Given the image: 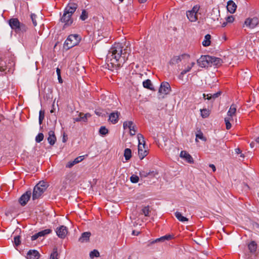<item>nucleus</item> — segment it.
Masks as SVG:
<instances>
[{"instance_id":"obj_1","label":"nucleus","mask_w":259,"mask_h":259,"mask_svg":"<svg viewBox=\"0 0 259 259\" xmlns=\"http://www.w3.org/2000/svg\"><path fill=\"white\" fill-rule=\"evenodd\" d=\"M130 53V50L127 47L123 49L121 44H114L107 55L106 63L108 67L119 68L127 61Z\"/></svg>"},{"instance_id":"obj_2","label":"nucleus","mask_w":259,"mask_h":259,"mask_svg":"<svg viewBox=\"0 0 259 259\" xmlns=\"http://www.w3.org/2000/svg\"><path fill=\"white\" fill-rule=\"evenodd\" d=\"M137 138L138 140V154L140 158L143 159L146 157L148 153V150L145 149L146 142L144 139V137L143 135L138 134L137 135Z\"/></svg>"},{"instance_id":"obj_3","label":"nucleus","mask_w":259,"mask_h":259,"mask_svg":"<svg viewBox=\"0 0 259 259\" xmlns=\"http://www.w3.org/2000/svg\"><path fill=\"white\" fill-rule=\"evenodd\" d=\"M80 37L78 34H70L67 38L64 44V48L69 50L77 45L80 41Z\"/></svg>"},{"instance_id":"obj_4","label":"nucleus","mask_w":259,"mask_h":259,"mask_svg":"<svg viewBox=\"0 0 259 259\" xmlns=\"http://www.w3.org/2000/svg\"><path fill=\"white\" fill-rule=\"evenodd\" d=\"M199 9V6L195 5L191 10L186 12L187 17L190 22H195L198 20Z\"/></svg>"},{"instance_id":"obj_5","label":"nucleus","mask_w":259,"mask_h":259,"mask_svg":"<svg viewBox=\"0 0 259 259\" xmlns=\"http://www.w3.org/2000/svg\"><path fill=\"white\" fill-rule=\"evenodd\" d=\"M210 56L209 55L201 56V57L197 60V64L201 67H208L210 66Z\"/></svg>"},{"instance_id":"obj_6","label":"nucleus","mask_w":259,"mask_h":259,"mask_svg":"<svg viewBox=\"0 0 259 259\" xmlns=\"http://www.w3.org/2000/svg\"><path fill=\"white\" fill-rule=\"evenodd\" d=\"M258 19L256 17H254L253 18H248L245 20L244 22V26L253 29L258 25Z\"/></svg>"},{"instance_id":"obj_7","label":"nucleus","mask_w":259,"mask_h":259,"mask_svg":"<svg viewBox=\"0 0 259 259\" xmlns=\"http://www.w3.org/2000/svg\"><path fill=\"white\" fill-rule=\"evenodd\" d=\"M61 21L64 24L63 26L64 28L70 26L73 22L72 15L68 14L64 12L61 18Z\"/></svg>"},{"instance_id":"obj_8","label":"nucleus","mask_w":259,"mask_h":259,"mask_svg":"<svg viewBox=\"0 0 259 259\" xmlns=\"http://www.w3.org/2000/svg\"><path fill=\"white\" fill-rule=\"evenodd\" d=\"M171 91V88L169 84L167 82H163L161 83L159 89V92L161 94L167 95Z\"/></svg>"},{"instance_id":"obj_9","label":"nucleus","mask_w":259,"mask_h":259,"mask_svg":"<svg viewBox=\"0 0 259 259\" xmlns=\"http://www.w3.org/2000/svg\"><path fill=\"white\" fill-rule=\"evenodd\" d=\"M77 7L78 5L77 4L73 3H69L65 8L64 12L72 15L76 10Z\"/></svg>"},{"instance_id":"obj_10","label":"nucleus","mask_w":259,"mask_h":259,"mask_svg":"<svg viewBox=\"0 0 259 259\" xmlns=\"http://www.w3.org/2000/svg\"><path fill=\"white\" fill-rule=\"evenodd\" d=\"M8 22L11 28L16 32H18L20 23L19 20L17 18H11L9 20Z\"/></svg>"},{"instance_id":"obj_11","label":"nucleus","mask_w":259,"mask_h":259,"mask_svg":"<svg viewBox=\"0 0 259 259\" xmlns=\"http://www.w3.org/2000/svg\"><path fill=\"white\" fill-rule=\"evenodd\" d=\"M56 234L60 238H64L68 232L67 228L64 226H61L56 229Z\"/></svg>"},{"instance_id":"obj_12","label":"nucleus","mask_w":259,"mask_h":259,"mask_svg":"<svg viewBox=\"0 0 259 259\" xmlns=\"http://www.w3.org/2000/svg\"><path fill=\"white\" fill-rule=\"evenodd\" d=\"M31 195V191H27L20 197L19 201L21 205L24 206L26 204L30 198Z\"/></svg>"},{"instance_id":"obj_13","label":"nucleus","mask_w":259,"mask_h":259,"mask_svg":"<svg viewBox=\"0 0 259 259\" xmlns=\"http://www.w3.org/2000/svg\"><path fill=\"white\" fill-rule=\"evenodd\" d=\"M91 116L90 114L86 113L85 114L82 113H79L78 114V116L76 117H74L73 118L74 122H87L88 120V118Z\"/></svg>"},{"instance_id":"obj_14","label":"nucleus","mask_w":259,"mask_h":259,"mask_svg":"<svg viewBox=\"0 0 259 259\" xmlns=\"http://www.w3.org/2000/svg\"><path fill=\"white\" fill-rule=\"evenodd\" d=\"M180 157L185 160L189 163H193L194 160L193 157L186 151H182L180 155Z\"/></svg>"},{"instance_id":"obj_15","label":"nucleus","mask_w":259,"mask_h":259,"mask_svg":"<svg viewBox=\"0 0 259 259\" xmlns=\"http://www.w3.org/2000/svg\"><path fill=\"white\" fill-rule=\"evenodd\" d=\"M45 191H41V189L40 187H38L36 185L33 189V194H32V199L35 200L36 199L39 198Z\"/></svg>"},{"instance_id":"obj_16","label":"nucleus","mask_w":259,"mask_h":259,"mask_svg":"<svg viewBox=\"0 0 259 259\" xmlns=\"http://www.w3.org/2000/svg\"><path fill=\"white\" fill-rule=\"evenodd\" d=\"M119 114L120 113L117 111L111 113L109 115V121L112 124H116L118 121Z\"/></svg>"},{"instance_id":"obj_17","label":"nucleus","mask_w":259,"mask_h":259,"mask_svg":"<svg viewBox=\"0 0 259 259\" xmlns=\"http://www.w3.org/2000/svg\"><path fill=\"white\" fill-rule=\"evenodd\" d=\"M26 257L27 259H38L40 254L36 250H30L28 251Z\"/></svg>"},{"instance_id":"obj_18","label":"nucleus","mask_w":259,"mask_h":259,"mask_svg":"<svg viewBox=\"0 0 259 259\" xmlns=\"http://www.w3.org/2000/svg\"><path fill=\"white\" fill-rule=\"evenodd\" d=\"M237 6L232 0L229 1L227 3V10L231 14H233L236 11Z\"/></svg>"},{"instance_id":"obj_19","label":"nucleus","mask_w":259,"mask_h":259,"mask_svg":"<svg viewBox=\"0 0 259 259\" xmlns=\"http://www.w3.org/2000/svg\"><path fill=\"white\" fill-rule=\"evenodd\" d=\"M187 56L186 55H182L178 56H174L171 59L169 63L170 64H176L181 62Z\"/></svg>"},{"instance_id":"obj_20","label":"nucleus","mask_w":259,"mask_h":259,"mask_svg":"<svg viewBox=\"0 0 259 259\" xmlns=\"http://www.w3.org/2000/svg\"><path fill=\"white\" fill-rule=\"evenodd\" d=\"M237 109V106L235 104H232L230 107L229 111L227 112V117H231L233 119L234 116L235 115Z\"/></svg>"},{"instance_id":"obj_21","label":"nucleus","mask_w":259,"mask_h":259,"mask_svg":"<svg viewBox=\"0 0 259 259\" xmlns=\"http://www.w3.org/2000/svg\"><path fill=\"white\" fill-rule=\"evenodd\" d=\"M210 61V66L220 65L222 62L221 59L211 56Z\"/></svg>"},{"instance_id":"obj_22","label":"nucleus","mask_w":259,"mask_h":259,"mask_svg":"<svg viewBox=\"0 0 259 259\" xmlns=\"http://www.w3.org/2000/svg\"><path fill=\"white\" fill-rule=\"evenodd\" d=\"M248 248L251 254H255L257 249V244L255 241H252L248 244Z\"/></svg>"},{"instance_id":"obj_23","label":"nucleus","mask_w":259,"mask_h":259,"mask_svg":"<svg viewBox=\"0 0 259 259\" xmlns=\"http://www.w3.org/2000/svg\"><path fill=\"white\" fill-rule=\"evenodd\" d=\"M48 141L51 145L55 144L56 141V138L55 135V133L53 131H51L49 132V137L48 138Z\"/></svg>"},{"instance_id":"obj_24","label":"nucleus","mask_w":259,"mask_h":259,"mask_svg":"<svg viewBox=\"0 0 259 259\" xmlns=\"http://www.w3.org/2000/svg\"><path fill=\"white\" fill-rule=\"evenodd\" d=\"M91 234L89 232H85L81 234V236L79 238V241L80 242H87L89 240Z\"/></svg>"},{"instance_id":"obj_25","label":"nucleus","mask_w":259,"mask_h":259,"mask_svg":"<svg viewBox=\"0 0 259 259\" xmlns=\"http://www.w3.org/2000/svg\"><path fill=\"white\" fill-rule=\"evenodd\" d=\"M172 238V236L170 235H166L165 236H162L160 238H157L155 240H153L151 243H155L160 242H164L165 240H169Z\"/></svg>"},{"instance_id":"obj_26","label":"nucleus","mask_w":259,"mask_h":259,"mask_svg":"<svg viewBox=\"0 0 259 259\" xmlns=\"http://www.w3.org/2000/svg\"><path fill=\"white\" fill-rule=\"evenodd\" d=\"M175 215L176 217V218L181 222H185L188 221V219L187 218L185 217H184L182 215V213L179 211H176L175 213Z\"/></svg>"},{"instance_id":"obj_27","label":"nucleus","mask_w":259,"mask_h":259,"mask_svg":"<svg viewBox=\"0 0 259 259\" xmlns=\"http://www.w3.org/2000/svg\"><path fill=\"white\" fill-rule=\"evenodd\" d=\"M143 85L145 88L150 90H154V88L152 84L151 81L149 79H147L143 82Z\"/></svg>"},{"instance_id":"obj_28","label":"nucleus","mask_w":259,"mask_h":259,"mask_svg":"<svg viewBox=\"0 0 259 259\" xmlns=\"http://www.w3.org/2000/svg\"><path fill=\"white\" fill-rule=\"evenodd\" d=\"M211 35L209 34H206L204 37V39L202 41V45L204 47H208L210 45Z\"/></svg>"},{"instance_id":"obj_29","label":"nucleus","mask_w":259,"mask_h":259,"mask_svg":"<svg viewBox=\"0 0 259 259\" xmlns=\"http://www.w3.org/2000/svg\"><path fill=\"white\" fill-rule=\"evenodd\" d=\"M36 185L41 189V191H45L47 190V188L49 187L48 183L44 181H40Z\"/></svg>"},{"instance_id":"obj_30","label":"nucleus","mask_w":259,"mask_h":259,"mask_svg":"<svg viewBox=\"0 0 259 259\" xmlns=\"http://www.w3.org/2000/svg\"><path fill=\"white\" fill-rule=\"evenodd\" d=\"M195 64V63L193 62H191L190 64L188 65L187 67L182 70V71L181 73V75H184L187 72H189L191 70V68L194 66V65Z\"/></svg>"},{"instance_id":"obj_31","label":"nucleus","mask_w":259,"mask_h":259,"mask_svg":"<svg viewBox=\"0 0 259 259\" xmlns=\"http://www.w3.org/2000/svg\"><path fill=\"white\" fill-rule=\"evenodd\" d=\"M124 156L126 160H128L132 157V151L129 148H126L124 151Z\"/></svg>"},{"instance_id":"obj_32","label":"nucleus","mask_w":259,"mask_h":259,"mask_svg":"<svg viewBox=\"0 0 259 259\" xmlns=\"http://www.w3.org/2000/svg\"><path fill=\"white\" fill-rule=\"evenodd\" d=\"M221 92H219L217 93H215V94H213V95H211V94H207L206 95L207 96V98H205V94H203V97L205 98V99H206L207 100H210L211 99V98H213V99H215V98H217V97H218L220 95H221Z\"/></svg>"},{"instance_id":"obj_33","label":"nucleus","mask_w":259,"mask_h":259,"mask_svg":"<svg viewBox=\"0 0 259 259\" xmlns=\"http://www.w3.org/2000/svg\"><path fill=\"white\" fill-rule=\"evenodd\" d=\"M155 174H157V172H155L154 171H150L149 172H147V171H146L145 170H142V171H141L140 172V175L141 176V177H147L149 175H155Z\"/></svg>"},{"instance_id":"obj_34","label":"nucleus","mask_w":259,"mask_h":259,"mask_svg":"<svg viewBox=\"0 0 259 259\" xmlns=\"http://www.w3.org/2000/svg\"><path fill=\"white\" fill-rule=\"evenodd\" d=\"M52 232V230L50 229H47L41 231L37 233L39 237L45 236V235L49 234Z\"/></svg>"},{"instance_id":"obj_35","label":"nucleus","mask_w":259,"mask_h":259,"mask_svg":"<svg viewBox=\"0 0 259 259\" xmlns=\"http://www.w3.org/2000/svg\"><path fill=\"white\" fill-rule=\"evenodd\" d=\"M134 123L132 121H126L123 122V127L124 129L133 128Z\"/></svg>"},{"instance_id":"obj_36","label":"nucleus","mask_w":259,"mask_h":259,"mask_svg":"<svg viewBox=\"0 0 259 259\" xmlns=\"http://www.w3.org/2000/svg\"><path fill=\"white\" fill-rule=\"evenodd\" d=\"M233 119L231 118V117H226L225 118V122L226 123V128L227 130H229L231 128V124L230 123V121L232 120Z\"/></svg>"},{"instance_id":"obj_37","label":"nucleus","mask_w":259,"mask_h":259,"mask_svg":"<svg viewBox=\"0 0 259 259\" xmlns=\"http://www.w3.org/2000/svg\"><path fill=\"white\" fill-rule=\"evenodd\" d=\"M7 69L6 62L0 58V72H3Z\"/></svg>"},{"instance_id":"obj_38","label":"nucleus","mask_w":259,"mask_h":259,"mask_svg":"<svg viewBox=\"0 0 259 259\" xmlns=\"http://www.w3.org/2000/svg\"><path fill=\"white\" fill-rule=\"evenodd\" d=\"M88 18V13L85 10H83L80 16V19L82 21L85 20Z\"/></svg>"},{"instance_id":"obj_39","label":"nucleus","mask_w":259,"mask_h":259,"mask_svg":"<svg viewBox=\"0 0 259 259\" xmlns=\"http://www.w3.org/2000/svg\"><path fill=\"white\" fill-rule=\"evenodd\" d=\"M99 256H100V253L96 249L93 250V251H91L90 253V257L91 258H93L95 257H98Z\"/></svg>"},{"instance_id":"obj_40","label":"nucleus","mask_w":259,"mask_h":259,"mask_svg":"<svg viewBox=\"0 0 259 259\" xmlns=\"http://www.w3.org/2000/svg\"><path fill=\"white\" fill-rule=\"evenodd\" d=\"M58 253L57 249L55 248L53 249V252L51 253L50 257V259H58Z\"/></svg>"},{"instance_id":"obj_41","label":"nucleus","mask_w":259,"mask_h":259,"mask_svg":"<svg viewBox=\"0 0 259 259\" xmlns=\"http://www.w3.org/2000/svg\"><path fill=\"white\" fill-rule=\"evenodd\" d=\"M21 243L20 237L18 235L14 238V245L15 247L18 246Z\"/></svg>"},{"instance_id":"obj_42","label":"nucleus","mask_w":259,"mask_h":259,"mask_svg":"<svg viewBox=\"0 0 259 259\" xmlns=\"http://www.w3.org/2000/svg\"><path fill=\"white\" fill-rule=\"evenodd\" d=\"M201 115L203 118H206L209 114V110L206 109L200 110Z\"/></svg>"},{"instance_id":"obj_43","label":"nucleus","mask_w":259,"mask_h":259,"mask_svg":"<svg viewBox=\"0 0 259 259\" xmlns=\"http://www.w3.org/2000/svg\"><path fill=\"white\" fill-rule=\"evenodd\" d=\"M99 133L100 135L104 136L108 133V130L105 126H102L99 130Z\"/></svg>"},{"instance_id":"obj_44","label":"nucleus","mask_w":259,"mask_h":259,"mask_svg":"<svg viewBox=\"0 0 259 259\" xmlns=\"http://www.w3.org/2000/svg\"><path fill=\"white\" fill-rule=\"evenodd\" d=\"M142 213L146 217L149 215L150 210L149 206L144 207L142 209Z\"/></svg>"},{"instance_id":"obj_45","label":"nucleus","mask_w":259,"mask_h":259,"mask_svg":"<svg viewBox=\"0 0 259 259\" xmlns=\"http://www.w3.org/2000/svg\"><path fill=\"white\" fill-rule=\"evenodd\" d=\"M196 141H197V139L198 138L203 141H206V138L203 136V133L200 131L198 133H197L196 135Z\"/></svg>"},{"instance_id":"obj_46","label":"nucleus","mask_w":259,"mask_h":259,"mask_svg":"<svg viewBox=\"0 0 259 259\" xmlns=\"http://www.w3.org/2000/svg\"><path fill=\"white\" fill-rule=\"evenodd\" d=\"M44 136L42 133H39L35 137V141L37 143H40L44 139Z\"/></svg>"},{"instance_id":"obj_47","label":"nucleus","mask_w":259,"mask_h":259,"mask_svg":"<svg viewBox=\"0 0 259 259\" xmlns=\"http://www.w3.org/2000/svg\"><path fill=\"white\" fill-rule=\"evenodd\" d=\"M130 180L133 183H137L139 180V178L137 175H133L130 178Z\"/></svg>"},{"instance_id":"obj_48","label":"nucleus","mask_w":259,"mask_h":259,"mask_svg":"<svg viewBox=\"0 0 259 259\" xmlns=\"http://www.w3.org/2000/svg\"><path fill=\"white\" fill-rule=\"evenodd\" d=\"M45 117L44 111L40 110L39 112V123L41 124Z\"/></svg>"},{"instance_id":"obj_49","label":"nucleus","mask_w":259,"mask_h":259,"mask_svg":"<svg viewBox=\"0 0 259 259\" xmlns=\"http://www.w3.org/2000/svg\"><path fill=\"white\" fill-rule=\"evenodd\" d=\"M30 18L31 19L33 25H34V26H36L37 25V22L36 20V19L37 18L36 15L34 14H31L30 15Z\"/></svg>"},{"instance_id":"obj_50","label":"nucleus","mask_w":259,"mask_h":259,"mask_svg":"<svg viewBox=\"0 0 259 259\" xmlns=\"http://www.w3.org/2000/svg\"><path fill=\"white\" fill-rule=\"evenodd\" d=\"M130 130V134L131 136H134L136 135L137 132V127L135 125H133V128H130L128 129Z\"/></svg>"},{"instance_id":"obj_51","label":"nucleus","mask_w":259,"mask_h":259,"mask_svg":"<svg viewBox=\"0 0 259 259\" xmlns=\"http://www.w3.org/2000/svg\"><path fill=\"white\" fill-rule=\"evenodd\" d=\"M27 30V27L23 23H20V27H19L18 32L21 31V32H25Z\"/></svg>"},{"instance_id":"obj_52","label":"nucleus","mask_w":259,"mask_h":259,"mask_svg":"<svg viewBox=\"0 0 259 259\" xmlns=\"http://www.w3.org/2000/svg\"><path fill=\"white\" fill-rule=\"evenodd\" d=\"M84 159V156H80L76 157L75 159H74V163L77 164L81 161H82Z\"/></svg>"},{"instance_id":"obj_53","label":"nucleus","mask_w":259,"mask_h":259,"mask_svg":"<svg viewBox=\"0 0 259 259\" xmlns=\"http://www.w3.org/2000/svg\"><path fill=\"white\" fill-rule=\"evenodd\" d=\"M234 20V17L233 16H229L226 18V21L228 23H232Z\"/></svg>"},{"instance_id":"obj_54","label":"nucleus","mask_w":259,"mask_h":259,"mask_svg":"<svg viewBox=\"0 0 259 259\" xmlns=\"http://www.w3.org/2000/svg\"><path fill=\"white\" fill-rule=\"evenodd\" d=\"M75 164H76V163H74V160L70 161L67 163V164L66 165V167L68 168H71Z\"/></svg>"},{"instance_id":"obj_55","label":"nucleus","mask_w":259,"mask_h":259,"mask_svg":"<svg viewBox=\"0 0 259 259\" xmlns=\"http://www.w3.org/2000/svg\"><path fill=\"white\" fill-rule=\"evenodd\" d=\"M39 237L37 233L31 236V240H32V241L35 240Z\"/></svg>"},{"instance_id":"obj_56","label":"nucleus","mask_w":259,"mask_h":259,"mask_svg":"<svg viewBox=\"0 0 259 259\" xmlns=\"http://www.w3.org/2000/svg\"><path fill=\"white\" fill-rule=\"evenodd\" d=\"M209 166L210 168H212V171H213V172L215 171V170H216V168H215V165H214V164H210L209 165Z\"/></svg>"},{"instance_id":"obj_57","label":"nucleus","mask_w":259,"mask_h":259,"mask_svg":"<svg viewBox=\"0 0 259 259\" xmlns=\"http://www.w3.org/2000/svg\"><path fill=\"white\" fill-rule=\"evenodd\" d=\"M58 79L59 83H62L63 82V80L61 78V75H58Z\"/></svg>"},{"instance_id":"obj_58","label":"nucleus","mask_w":259,"mask_h":259,"mask_svg":"<svg viewBox=\"0 0 259 259\" xmlns=\"http://www.w3.org/2000/svg\"><path fill=\"white\" fill-rule=\"evenodd\" d=\"M56 72H57V76L59 75H61V70L59 68H57Z\"/></svg>"},{"instance_id":"obj_59","label":"nucleus","mask_w":259,"mask_h":259,"mask_svg":"<svg viewBox=\"0 0 259 259\" xmlns=\"http://www.w3.org/2000/svg\"><path fill=\"white\" fill-rule=\"evenodd\" d=\"M63 142L65 143L67 141V138L65 136V133H64V135H63Z\"/></svg>"},{"instance_id":"obj_60","label":"nucleus","mask_w":259,"mask_h":259,"mask_svg":"<svg viewBox=\"0 0 259 259\" xmlns=\"http://www.w3.org/2000/svg\"><path fill=\"white\" fill-rule=\"evenodd\" d=\"M235 152L236 153L239 154L241 153V150L239 148H237L235 149Z\"/></svg>"},{"instance_id":"obj_61","label":"nucleus","mask_w":259,"mask_h":259,"mask_svg":"<svg viewBox=\"0 0 259 259\" xmlns=\"http://www.w3.org/2000/svg\"><path fill=\"white\" fill-rule=\"evenodd\" d=\"M147 0H138L139 2L140 3H145Z\"/></svg>"},{"instance_id":"obj_62","label":"nucleus","mask_w":259,"mask_h":259,"mask_svg":"<svg viewBox=\"0 0 259 259\" xmlns=\"http://www.w3.org/2000/svg\"><path fill=\"white\" fill-rule=\"evenodd\" d=\"M95 113L97 115H99V116H100L101 115V113L99 111H95Z\"/></svg>"},{"instance_id":"obj_63","label":"nucleus","mask_w":259,"mask_h":259,"mask_svg":"<svg viewBox=\"0 0 259 259\" xmlns=\"http://www.w3.org/2000/svg\"><path fill=\"white\" fill-rule=\"evenodd\" d=\"M227 23H228V22H227V21H226V22H224V23L222 24V27H225V26H226V25H227Z\"/></svg>"},{"instance_id":"obj_64","label":"nucleus","mask_w":259,"mask_h":259,"mask_svg":"<svg viewBox=\"0 0 259 259\" xmlns=\"http://www.w3.org/2000/svg\"><path fill=\"white\" fill-rule=\"evenodd\" d=\"M255 141L259 143V136L256 139Z\"/></svg>"}]
</instances>
